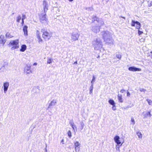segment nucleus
Here are the masks:
<instances>
[{
	"mask_svg": "<svg viewBox=\"0 0 152 152\" xmlns=\"http://www.w3.org/2000/svg\"><path fill=\"white\" fill-rule=\"evenodd\" d=\"M71 125L73 130H75V129H77V127L74 123L72 124Z\"/></svg>",
	"mask_w": 152,
	"mask_h": 152,
	"instance_id": "nucleus-28",
	"label": "nucleus"
},
{
	"mask_svg": "<svg viewBox=\"0 0 152 152\" xmlns=\"http://www.w3.org/2000/svg\"><path fill=\"white\" fill-rule=\"evenodd\" d=\"M112 109L113 110H115L116 109L115 104L113 105Z\"/></svg>",
	"mask_w": 152,
	"mask_h": 152,
	"instance_id": "nucleus-42",
	"label": "nucleus"
},
{
	"mask_svg": "<svg viewBox=\"0 0 152 152\" xmlns=\"http://www.w3.org/2000/svg\"><path fill=\"white\" fill-rule=\"evenodd\" d=\"M140 90L141 92H144V93L146 91V90L143 88H140Z\"/></svg>",
	"mask_w": 152,
	"mask_h": 152,
	"instance_id": "nucleus-39",
	"label": "nucleus"
},
{
	"mask_svg": "<svg viewBox=\"0 0 152 152\" xmlns=\"http://www.w3.org/2000/svg\"><path fill=\"white\" fill-rule=\"evenodd\" d=\"M36 35H37V37H40V35L39 33V32L38 30L37 31Z\"/></svg>",
	"mask_w": 152,
	"mask_h": 152,
	"instance_id": "nucleus-37",
	"label": "nucleus"
},
{
	"mask_svg": "<svg viewBox=\"0 0 152 152\" xmlns=\"http://www.w3.org/2000/svg\"><path fill=\"white\" fill-rule=\"evenodd\" d=\"M128 69L129 70L132 71H139L141 70L140 68H137L134 66L129 67V68Z\"/></svg>",
	"mask_w": 152,
	"mask_h": 152,
	"instance_id": "nucleus-13",
	"label": "nucleus"
},
{
	"mask_svg": "<svg viewBox=\"0 0 152 152\" xmlns=\"http://www.w3.org/2000/svg\"><path fill=\"white\" fill-rule=\"evenodd\" d=\"M86 9L88 11H90L93 10V8H92L88 7L86 8Z\"/></svg>",
	"mask_w": 152,
	"mask_h": 152,
	"instance_id": "nucleus-41",
	"label": "nucleus"
},
{
	"mask_svg": "<svg viewBox=\"0 0 152 152\" xmlns=\"http://www.w3.org/2000/svg\"><path fill=\"white\" fill-rule=\"evenodd\" d=\"M127 95L128 96H130V93L129 92H127Z\"/></svg>",
	"mask_w": 152,
	"mask_h": 152,
	"instance_id": "nucleus-45",
	"label": "nucleus"
},
{
	"mask_svg": "<svg viewBox=\"0 0 152 152\" xmlns=\"http://www.w3.org/2000/svg\"><path fill=\"white\" fill-rule=\"evenodd\" d=\"M136 21H135L134 20H132L131 23V26H134L135 24H136Z\"/></svg>",
	"mask_w": 152,
	"mask_h": 152,
	"instance_id": "nucleus-32",
	"label": "nucleus"
},
{
	"mask_svg": "<svg viewBox=\"0 0 152 152\" xmlns=\"http://www.w3.org/2000/svg\"><path fill=\"white\" fill-rule=\"evenodd\" d=\"M118 99L120 102H123V100L122 98V96L121 95H118Z\"/></svg>",
	"mask_w": 152,
	"mask_h": 152,
	"instance_id": "nucleus-21",
	"label": "nucleus"
},
{
	"mask_svg": "<svg viewBox=\"0 0 152 152\" xmlns=\"http://www.w3.org/2000/svg\"><path fill=\"white\" fill-rule=\"evenodd\" d=\"M93 46L96 50H98L102 47V42L99 38H97L92 42Z\"/></svg>",
	"mask_w": 152,
	"mask_h": 152,
	"instance_id": "nucleus-1",
	"label": "nucleus"
},
{
	"mask_svg": "<svg viewBox=\"0 0 152 152\" xmlns=\"http://www.w3.org/2000/svg\"><path fill=\"white\" fill-rule=\"evenodd\" d=\"M6 37L8 38H12V36L10 33H7L6 34Z\"/></svg>",
	"mask_w": 152,
	"mask_h": 152,
	"instance_id": "nucleus-27",
	"label": "nucleus"
},
{
	"mask_svg": "<svg viewBox=\"0 0 152 152\" xmlns=\"http://www.w3.org/2000/svg\"><path fill=\"white\" fill-rule=\"evenodd\" d=\"M45 152H46V151H45Z\"/></svg>",
	"mask_w": 152,
	"mask_h": 152,
	"instance_id": "nucleus-56",
	"label": "nucleus"
},
{
	"mask_svg": "<svg viewBox=\"0 0 152 152\" xmlns=\"http://www.w3.org/2000/svg\"><path fill=\"white\" fill-rule=\"evenodd\" d=\"M122 18H123L124 19H125V17H122Z\"/></svg>",
	"mask_w": 152,
	"mask_h": 152,
	"instance_id": "nucleus-54",
	"label": "nucleus"
},
{
	"mask_svg": "<svg viewBox=\"0 0 152 152\" xmlns=\"http://www.w3.org/2000/svg\"><path fill=\"white\" fill-rule=\"evenodd\" d=\"M116 149L117 150H119V146H116Z\"/></svg>",
	"mask_w": 152,
	"mask_h": 152,
	"instance_id": "nucleus-48",
	"label": "nucleus"
},
{
	"mask_svg": "<svg viewBox=\"0 0 152 152\" xmlns=\"http://www.w3.org/2000/svg\"><path fill=\"white\" fill-rule=\"evenodd\" d=\"M42 5L44 12L45 13H46L48 10V2L44 0L43 1Z\"/></svg>",
	"mask_w": 152,
	"mask_h": 152,
	"instance_id": "nucleus-8",
	"label": "nucleus"
},
{
	"mask_svg": "<svg viewBox=\"0 0 152 152\" xmlns=\"http://www.w3.org/2000/svg\"><path fill=\"white\" fill-rule=\"evenodd\" d=\"M21 19V17L20 15H19L17 17V21L18 22H20V20Z\"/></svg>",
	"mask_w": 152,
	"mask_h": 152,
	"instance_id": "nucleus-31",
	"label": "nucleus"
},
{
	"mask_svg": "<svg viewBox=\"0 0 152 152\" xmlns=\"http://www.w3.org/2000/svg\"><path fill=\"white\" fill-rule=\"evenodd\" d=\"M37 63H34L33 65L34 66H36V65H37Z\"/></svg>",
	"mask_w": 152,
	"mask_h": 152,
	"instance_id": "nucleus-49",
	"label": "nucleus"
},
{
	"mask_svg": "<svg viewBox=\"0 0 152 152\" xmlns=\"http://www.w3.org/2000/svg\"><path fill=\"white\" fill-rule=\"evenodd\" d=\"M75 147H76L80 146V144L78 141H76L74 143Z\"/></svg>",
	"mask_w": 152,
	"mask_h": 152,
	"instance_id": "nucleus-24",
	"label": "nucleus"
},
{
	"mask_svg": "<svg viewBox=\"0 0 152 152\" xmlns=\"http://www.w3.org/2000/svg\"><path fill=\"white\" fill-rule=\"evenodd\" d=\"M100 27L96 26H93L91 29V30L94 32L97 33L100 31Z\"/></svg>",
	"mask_w": 152,
	"mask_h": 152,
	"instance_id": "nucleus-10",
	"label": "nucleus"
},
{
	"mask_svg": "<svg viewBox=\"0 0 152 152\" xmlns=\"http://www.w3.org/2000/svg\"><path fill=\"white\" fill-rule=\"evenodd\" d=\"M74 64H77V61L75 62L74 63Z\"/></svg>",
	"mask_w": 152,
	"mask_h": 152,
	"instance_id": "nucleus-51",
	"label": "nucleus"
},
{
	"mask_svg": "<svg viewBox=\"0 0 152 152\" xmlns=\"http://www.w3.org/2000/svg\"><path fill=\"white\" fill-rule=\"evenodd\" d=\"M136 28L138 29H140V27L141 26L140 23L136 21Z\"/></svg>",
	"mask_w": 152,
	"mask_h": 152,
	"instance_id": "nucleus-20",
	"label": "nucleus"
},
{
	"mask_svg": "<svg viewBox=\"0 0 152 152\" xmlns=\"http://www.w3.org/2000/svg\"><path fill=\"white\" fill-rule=\"evenodd\" d=\"M37 38L38 39V40H39V43L40 42H42V39L41 38H40V37H37Z\"/></svg>",
	"mask_w": 152,
	"mask_h": 152,
	"instance_id": "nucleus-40",
	"label": "nucleus"
},
{
	"mask_svg": "<svg viewBox=\"0 0 152 152\" xmlns=\"http://www.w3.org/2000/svg\"><path fill=\"white\" fill-rule=\"evenodd\" d=\"M10 46H12L11 49L13 50L17 49L19 48V40L18 39H16L14 40H11L9 43Z\"/></svg>",
	"mask_w": 152,
	"mask_h": 152,
	"instance_id": "nucleus-3",
	"label": "nucleus"
},
{
	"mask_svg": "<svg viewBox=\"0 0 152 152\" xmlns=\"http://www.w3.org/2000/svg\"><path fill=\"white\" fill-rule=\"evenodd\" d=\"M101 35H102L104 40L108 37L112 36V34L108 31H104L101 32Z\"/></svg>",
	"mask_w": 152,
	"mask_h": 152,
	"instance_id": "nucleus-7",
	"label": "nucleus"
},
{
	"mask_svg": "<svg viewBox=\"0 0 152 152\" xmlns=\"http://www.w3.org/2000/svg\"><path fill=\"white\" fill-rule=\"evenodd\" d=\"M79 36V34L77 32H72L71 34V41L73 42L77 40Z\"/></svg>",
	"mask_w": 152,
	"mask_h": 152,
	"instance_id": "nucleus-5",
	"label": "nucleus"
},
{
	"mask_svg": "<svg viewBox=\"0 0 152 152\" xmlns=\"http://www.w3.org/2000/svg\"><path fill=\"white\" fill-rule=\"evenodd\" d=\"M80 146L76 147H75V151L76 152H78L80 150Z\"/></svg>",
	"mask_w": 152,
	"mask_h": 152,
	"instance_id": "nucleus-30",
	"label": "nucleus"
},
{
	"mask_svg": "<svg viewBox=\"0 0 152 152\" xmlns=\"http://www.w3.org/2000/svg\"><path fill=\"white\" fill-rule=\"evenodd\" d=\"M116 57L119 59H120L121 57V55L119 54H116Z\"/></svg>",
	"mask_w": 152,
	"mask_h": 152,
	"instance_id": "nucleus-35",
	"label": "nucleus"
},
{
	"mask_svg": "<svg viewBox=\"0 0 152 152\" xmlns=\"http://www.w3.org/2000/svg\"><path fill=\"white\" fill-rule=\"evenodd\" d=\"M104 40L107 43L109 44L110 45H113L114 44V40L113 39L112 36L108 37Z\"/></svg>",
	"mask_w": 152,
	"mask_h": 152,
	"instance_id": "nucleus-9",
	"label": "nucleus"
},
{
	"mask_svg": "<svg viewBox=\"0 0 152 152\" xmlns=\"http://www.w3.org/2000/svg\"><path fill=\"white\" fill-rule=\"evenodd\" d=\"M80 125H81V129L82 130L83 129L84 127V124L83 122H81L80 123Z\"/></svg>",
	"mask_w": 152,
	"mask_h": 152,
	"instance_id": "nucleus-36",
	"label": "nucleus"
},
{
	"mask_svg": "<svg viewBox=\"0 0 152 152\" xmlns=\"http://www.w3.org/2000/svg\"><path fill=\"white\" fill-rule=\"evenodd\" d=\"M124 91L125 90L124 89H122L121 90L120 92L121 93H123Z\"/></svg>",
	"mask_w": 152,
	"mask_h": 152,
	"instance_id": "nucleus-47",
	"label": "nucleus"
},
{
	"mask_svg": "<svg viewBox=\"0 0 152 152\" xmlns=\"http://www.w3.org/2000/svg\"><path fill=\"white\" fill-rule=\"evenodd\" d=\"M146 101L148 102L149 105H152V101L151 100L147 99Z\"/></svg>",
	"mask_w": 152,
	"mask_h": 152,
	"instance_id": "nucleus-33",
	"label": "nucleus"
},
{
	"mask_svg": "<svg viewBox=\"0 0 152 152\" xmlns=\"http://www.w3.org/2000/svg\"><path fill=\"white\" fill-rule=\"evenodd\" d=\"M46 148H45V151H46V152H47V148H46Z\"/></svg>",
	"mask_w": 152,
	"mask_h": 152,
	"instance_id": "nucleus-52",
	"label": "nucleus"
},
{
	"mask_svg": "<svg viewBox=\"0 0 152 152\" xmlns=\"http://www.w3.org/2000/svg\"><path fill=\"white\" fill-rule=\"evenodd\" d=\"M9 86V83L8 82H5L4 83L3 87H4V93H6L8 87Z\"/></svg>",
	"mask_w": 152,
	"mask_h": 152,
	"instance_id": "nucleus-11",
	"label": "nucleus"
},
{
	"mask_svg": "<svg viewBox=\"0 0 152 152\" xmlns=\"http://www.w3.org/2000/svg\"><path fill=\"white\" fill-rule=\"evenodd\" d=\"M151 53H152V51L151 52Z\"/></svg>",
	"mask_w": 152,
	"mask_h": 152,
	"instance_id": "nucleus-55",
	"label": "nucleus"
},
{
	"mask_svg": "<svg viewBox=\"0 0 152 152\" xmlns=\"http://www.w3.org/2000/svg\"><path fill=\"white\" fill-rule=\"evenodd\" d=\"M137 135L139 137V138H141L142 137V134L140 132H138L137 133Z\"/></svg>",
	"mask_w": 152,
	"mask_h": 152,
	"instance_id": "nucleus-26",
	"label": "nucleus"
},
{
	"mask_svg": "<svg viewBox=\"0 0 152 152\" xmlns=\"http://www.w3.org/2000/svg\"><path fill=\"white\" fill-rule=\"evenodd\" d=\"M27 28L28 27L26 25L24 26L23 28L24 35L25 36H27L28 35Z\"/></svg>",
	"mask_w": 152,
	"mask_h": 152,
	"instance_id": "nucleus-17",
	"label": "nucleus"
},
{
	"mask_svg": "<svg viewBox=\"0 0 152 152\" xmlns=\"http://www.w3.org/2000/svg\"><path fill=\"white\" fill-rule=\"evenodd\" d=\"M24 20H23V19H22V22H21V24L22 25H23V24H24Z\"/></svg>",
	"mask_w": 152,
	"mask_h": 152,
	"instance_id": "nucleus-46",
	"label": "nucleus"
},
{
	"mask_svg": "<svg viewBox=\"0 0 152 152\" xmlns=\"http://www.w3.org/2000/svg\"><path fill=\"white\" fill-rule=\"evenodd\" d=\"M64 139H62V140L61 141V142H62L63 144H64Z\"/></svg>",
	"mask_w": 152,
	"mask_h": 152,
	"instance_id": "nucleus-50",
	"label": "nucleus"
},
{
	"mask_svg": "<svg viewBox=\"0 0 152 152\" xmlns=\"http://www.w3.org/2000/svg\"><path fill=\"white\" fill-rule=\"evenodd\" d=\"M68 136L69 138H71L72 137V133L70 131H69L67 133Z\"/></svg>",
	"mask_w": 152,
	"mask_h": 152,
	"instance_id": "nucleus-34",
	"label": "nucleus"
},
{
	"mask_svg": "<svg viewBox=\"0 0 152 152\" xmlns=\"http://www.w3.org/2000/svg\"><path fill=\"white\" fill-rule=\"evenodd\" d=\"M119 139L120 137L118 136H116L114 138V141L117 145H119L121 143Z\"/></svg>",
	"mask_w": 152,
	"mask_h": 152,
	"instance_id": "nucleus-14",
	"label": "nucleus"
},
{
	"mask_svg": "<svg viewBox=\"0 0 152 152\" xmlns=\"http://www.w3.org/2000/svg\"><path fill=\"white\" fill-rule=\"evenodd\" d=\"M26 18V16L25 15H22V19L24 20Z\"/></svg>",
	"mask_w": 152,
	"mask_h": 152,
	"instance_id": "nucleus-44",
	"label": "nucleus"
},
{
	"mask_svg": "<svg viewBox=\"0 0 152 152\" xmlns=\"http://www.w3.org/2000/svg\"><path fill=\"white\" fill-rule=\"evenodd\" d=\"M131 122L132 123V124L133 125H134L135 124V121L133 117L131 118Z\"/></svg>",
	"mask_w": 152,
	"mask_h": 152,
	"instance_id": "nucleus-29",
	"label": "nucleus"
},
{
	"mask_svg": "<svg viewBox=\"0 0 152 152\" xmlns=\"http://www.w3.org/2000/svg\"><path fill=\"white\" fill-rule=\"evenodd\" d=\"M152 116L151 114L150 113V112H148L144 115V118H147L148 117H151Z\"/></svg>",
	"mask_w": 152,
	"mask_h": 152,
	"instance_id": "nucleus-18",
	"label": "nucleus"
},
{
	"mask_svg": "<svg viewBox=\"0 0 152 152\" xmlns=\"http://www.w3.org/2000/svg\"><path fill=\"white\" fill-rule=\"evenodd\" d=\"M95 76L93 75V78L92 79L91 82V85H93L95 81Z\"/></svg>",
	"mask_w": 152,
	"mask_h": 152,
	"instance_id": "nucleus-25",
	"label": "nucleus"
},
{
	"mask_svg": "<svg viewBox=\"0 0 152 152\" xmlns=\"http://www.w3.org/2000/svg\"><path fill=\"white\" fill-rule=\"evenodd\" d=\"M39 20L41 23L46 24H48V20L46 18V15L45 13V14H41L39 16Z\"/></svg>",
	"mask_w": 152,
	"mask_h": 152,
	"instance_id": "nucleus-4",
	"label": "nucleus"
},
{
	"mask_svg": "<svg viewBox=\"0 0 152 152\" xmlns=\"http://www.w3.org/2000/svg\"><path fill=\"white\" fill-rule=\"evenodd\" d=\"M41 32L43 33L42 36L45 40H49L52 36V33L50 32H48L45 31V29H42Z\"/></svg>",
	"mask_w": 152,
	"mask_h": 152,
	"instance_id": "nucleus-2",
	"label": "nucleus"
},
{
	"mask_svg": "<svg viewBox=\"0 0 152 152\" xmlns=\"http://www.w3.org/2000/svg\"><path fill=\"white\" fill-rule=\"evenodd\" d=\"M52 59L49 58L48 59L47 63L48 64H50L52 62Z\"/></svg>",
	"mask_w": 152,
	"mask_h": 152,
	"instance_id": "nucleus-38",
	"label": "nucleus"
},
{
	"mask_svg": "<svg viewBox=\"0 0 152 152\" xmlns=\"http://www.w3.org/2000/svg\"><path fill=\"white\" fill-rule=\"evenodd\" d=\"M6 42V40L4 39V35H1L0 37V44H2L4 45Z\"/></svg>",
	"mask_w": 152,
	"mask_h": 152,
	"instance_id": "nucleus-15",
	"label": "nucleus"
},
{
	"mask_svg": "<svg viewBox=\"0 0 152 152\" xmlns=\"http://www.w3.org/2000/svg\"><path fill=\"white\" fill-rule=\"evenodd\" d=\"M93 89V85H91V86H90V88H89V94H91L92 93V91Z\"/></svg>",
	"mask_w": 152,
	"mask_h": 152,
	"instance_id": "nucleus-23",
	"label": "nucleus"
},
{
	"mask_svg": "<svg viewBox=\"0 0 152 152\" xmlns=\"http://www.w3.org/2000/svg\"><path fill=\"white\" fill-rule=\"evenodd\" d=\"M25 71L27 74H29L31 73H32V71L31 70L30 66H27L25 68Z\"/></svg>",
	"mask_w": 152,
	"mask_h": 152,
	"instance_id": "nucleus-16",
	"label": "nucleus"
},
{
	"mask_svg": "<svg viewBox=\"0 0 152 152\" xmlns=\"http://www.w3.org/2000/svg\"><path fill=\"white\" fill-rule=\"evenodd\" d=\"M109 102L110 104L112 105L115 104L114 101L112 99H110L109 100Z\"/></svg>",
	"mask_w": 152,
	"mask_h": 152,
	"instance_id": "nucleus-22",
	"label": "nucleus"
},
{
	"mask_svg": "<svg viewBox=\"0 0 152 152\" xmlns=\"http://www.w3.org/2000/svg\"><path fill=\"white\" fill-rule=\"evenodd\" d=\"M143 32L139 30H138V33L139 35H140L143 33Z\"/></svg>",
	"mask_w": 152,
	"mask_h": 152,
	"instance_id": "nucleus-43",
	"label": "nucleus"
},
{
	"mask_svg": "<svg viewBox=\"0 0 152 152\" xmlns=\"http://www.w3.org/2000/svg\"><path fill=\"white\" fill-rule=\"evenodd\" d=\"M92 18L94 19V21L96 20L97 22L98 26L99 27L104 24V23L102 19L99 18L95 16H94V18Z\"/></svg>",
	"mask_w": 152,
	"mask_h": 152,
	"instance_id": "nucleus-6",
	"label": "nucleus"
},
{
	"mask_svg": "<svg viewBox=\"0 0 152 152\" xmlns=\"http://www.w3.org/2000/svg\"><path fill=\"white\" fill-rule=\"evenodd\" d=\"M73 1V0H69V1L70 2H72V1Z\"/></svg>",
	"mask_w": 152,
	"mask_h": 152,
	"instance_id": "nucleus-53",
	"label": "nucleus"
},
{
	"mask_svg": "<svg viewBox=\"0 0 152 152\" xmlns=\"http://www.w3.org/2000/svg\"><path fill=\"white\" fill-rule=\"evenodd\" d=\"M57 103V100L55 99H53L49 104L48 108H50L52 106L55 105Z\"/></svg>",
	"mask_w": 152,
	"mask_h": 152,
	"instance_id": "nucleus-12",
	"label": "nucleus"
},
{
	"mask_svg": "<svg viewBox=\"0 0 152 152\" xmlns=\"http://www.w3.org/2000/svg\"><path fill=\"white\" fill-rule=\"evenodd\" d=\"M26 45H22L21 47V49H20V50L21 52H23L26 50Z\"/></svg>",
	"mask_w": 152,
	"mask_h": 152,
	"instance_id": "nucleus-19",
	"label": "nucleus"
}]
</instances>
